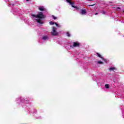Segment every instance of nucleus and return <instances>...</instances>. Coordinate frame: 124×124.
I'll use <instances>...</instances> for the list:
<instances>
[{
	"label": "nucleus",
	"instance_id": "obj_3",
	"mask_svg": "<svg viewBox=\"0 0 124 124\" xmlns=\"http://www.w3.org/2000/svg\"><path fill=\"white\" fill-rule=\"evenodd\" d=\"M38 9L40 11H46V8H45V7H44V6H41V7H39Z\"/></svg>",
	"mask_w": 124,
	"mask_h": 124
},
{
	"label": "nucleus",
	"instance_id": "obj_4",
	"mask_svg": "<svg viewBox=\"0 0 124 124\" xmlns=\"http://www.w3.org/2000/svg\"><path fill=\"white\" fill-rule=\"evenodd\" d=\"M49 24L50 25H54V24H55L56 25V27H58V28H60V27H61V26L59 25V24H58L57 23H54L52 21L50 22Z\"/></svg>",
	"mask_w": 124,
	"mask_h": 124
},
{
	"label": "nucleus",
	"instance_id": "obj_11",
	"mask_svg": "<svg viewBox=\"0 0 124 124\" xmlns=\"http://www.w3.org/2000/svg\"><path fill=\"white\" fill-rule=\"evenodd\" d=\"M98 63H99V64H103V62L99 61H98Z\"/></svg>",
	"mask_w": 124,
	"mask_h": 124
},
{
	"label": "nucleus",
	"instance_id": "obj_10",
	"mask_svg": "<svg viewBox=\"0 0 124 124\" xmlns=\"http://www.w3.org/2000/svg\"><path fill=\"white\" fill-rule=\"evenodd\" d=\"M110 71H112V70H116V68L115 67H111L109 68Z\"/></svg>",
	"mask_w": 124,
	"mask_h": 124
},
{
	"label": "nucleus",
	"instance_id": "obj_17",
	"mask_svg": "<svg viewBox=\"0 0 124 124\" xmlns=\"http://www.w3.org/2000/svg\"><path fill=\"white\" fill-rule=\"evenodd\" d=\"M93 5H94V4H93V5H89L88 6V7H90V6H93Z\"/></svg>",
	"mask_w": 124,
	"mask_h": 124
},
{
	"label": "nucleus",
	"instance_id": "obj_19",
	"mask_svg": "<svg viewBox=\"0 0 124 124\" xmlns=\"http://www.w3.org/2000/svg\"><path fill=\"white\" fill-rule=\"evenodd\" d=\"M89 1H91L92 0H88Z\"/></svg>",
	"mask_w": 124,
	"mask_h": 124
},
{
	"label": "nucleus",
	"instance_id": "obj_7",
	"mask_svg": "<svg viewBox=\"0 0 124 124\" xmlns=\"http://www.w3.org/2000/svg\"><path fill=\"white\" fill-rule=\"evenodd\" d=\"M96 54H97V56H98V57L99 58H101V59H102L103 61H105L104 58H102V57H101V55H100V54H99V53H96Z\"/></svg>",
	"mask_w": 124,
	"mask_h": 124
},
{
	"label": "nucleus",
	"instance_id": "obj_8",
	"mask_svg": "<svg viewBox=\"0 0 124 124\" xmlns=\"http://www.w3.org/2000/svg\"><path fill=\"white\" fill-rule=\"evenodd\" d=\"M70 4H71L72 7H74V8H77V7L74 6V3L72 2Z\"/></svg>",
	"mask_w": 124,
	"mask_h": 124
},
{
	"label": "nucleus",
	"instance_id": "obj_13",
	"mask_svg": "<svg viewBox=\"0 0 124 124\" xmlns=\"http://www.w3.org/2000/svg\"><path fill=\"white\" fill-rule=\"evenodd\" d=\"M67 36H68L69 37L70 36V34H69V32H67L66 33Z\"/></svg>",
	"mask_w": 124,
	"mask_h": 124
},
{
	"label": "nucleus",
	"instance_id": "obj_2",
	"mask_svg": "<svg viewBox=\"0 0 124 124\" xmlns=\"http://www.w3.org/2000/svg\"><path fill=\"white\" fill-rule=\"evenodd\" d=\"M51 34L52 35H58V32H57V28L56 27H53Z\"/></svg>",
	"mask_w": 124,
	"mask_h": 124
},
{
	"label": "nucleus",
	"instance_id": "obj_14",
	"mask_svg": "<svg viewBox=\"0 0 124 124\" xmlns=\"http://www.w3.org/2000/svg\"><path fill=\"white\" fill-rule=\"evenodd\" d=\"M52 17H53V19H54V20H56V19H57V17H56L54 16H52Z\"/></svg>",
	"mask_w": 124,
	"mask_h": 124
},
{
	"label": "nucleus",
	"instance_id": "obj_20",
	"mask_svg": "<svg viewBox=\"0 0 124 124\" xmlns=\"http://www.w3.org/2000/svg\"><path fill=\"white\" fill-rule=\"evenodd\" d=\"M27 0V1H29L30 0Z\"/></svg>",
	"mask_w": 124,
	"mask_h": 124
},
{
	"label": "nucleus",
	"instance_id": "obj_5",
	"mask_svg": "<svg viewBox=\"0 0 124 124\" xmlns=\"http://www.w3.org/2000/svg\"><path fill=\"white\" fill-rule=\"evenodd\" d=\"M79 45H80V44L78 43H76V42H74L73 43V47H77V46H79Z\"/></svg>",
	"mask_w": 124,
	"mask_h": 124
},
{
	"label": "nucleus",
	"instance_id": "obj_1",
	"mask_svg": "<svg viewBox=\"0 0 124 124\" xmlns=\"http://www.w3.org/2000/svg\"><path fill=\"white\" fill-rule=\"evenodd\" d=\"M31 16H32V17H35V18H38V19H36L37 23H39V24H43V22L41 20V19H44V18H45V16L43 15V13L40 12L38 15H31Z\"/></svg>",
	"mask_w": 124,
	"mask_h": 124
},
{
	"label": "nucleus",
	"instance_id": "obj_12",
	"mask_svg": "<svg viewBox=\"0 0 124 124\" xmlns=\"http://www.w3.org/2000/svg\"><path fill=\"white\" fill-rule=\"evenodd\" d=\"M105 87L106 88V89H109V85L106 84L105 85Z\"/></svg>",
	"mask_w": 124,
	"mask_h": 124
},
{
	"label": "nucleus",
	"instance_id": "obj_16",
	"mask_svg": "<svg viewBox=\"0 0 124 124\" xmlns=\"http://www.w3.org/2000/svg\"><path fill=\"white\" fill-rule=\"evenodd\" d=\"M101 13H102V14H106V12L104 11H102Z\"/></svg>",
	"mask_w": 124,
	"mask_h": 124
},
{
	"label": "nucleus",
	"instance_id": "obj_18",
	"mask_svg": "<svg viewBox=\"0 0 124 124\" xmlns=\"http://www.w3.org/2000/svg\"><path fill=\"white\" fill-rule=\"evenodd\" d=\"M97 14H98V13H96L95 14V15H97Z\"/></svg>",
	"mask_w": 124,
	"mask_h": 124
},
{
	"label": "nucleus",
	"instance_id": "obj_9",
	"mask_svg": "<svg viewBox=\"0 0 124 124\" xmlns=\"http://www.w3.org/2000/svg\"><path fill=\"white\" fill-rule=\"evenodd\" d=\"M43 39H44V40H46V39H48V36H43Z\"/></svg>",
	"mask_w": 124,
	"mask_h": 124
},
{
	"label": "nucleus",
	"instance_id": "obj_6",
	"mask_svg": "<svg viewBox=\"0 0 124 124\" xmlns=\"http://www.w3.org/2000/svg\"><path fill=\"white\" fill-rule=\"evenodd\" d=\"M87 13V11H86V10H82L81 11V14H82V15H85V14H86Z\"/></svg>",
	"mask_w": 124,
	"mask_h": 124
},
{
	"label": "nucleus",
	"instance_id": "obj_15",
	"mask_svg": "<svg viewBox=\"0 0 124 124\" xmlns=\"http://www.w3.org/2000/svg\"><path fill=\"white\" fill-rule=\"evenodd\" d=\"M67 2H68L69 3H71L72 2L70 1V0H66Z\"/></svg>",
	"mask_w": 124,
	"mask_h": 124
}]
</instances>
